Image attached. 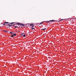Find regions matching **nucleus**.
Here are the masks:
<instances>
[{"label": "nucleus", "instance_id": "nucleus-1", "mask_svg": "<svg viewBox=\"0 0 76 76\" xmlns=\"http://www.w3.org/2000/svg\"><path fill=\"white\" fill-rule=\"evenodd\" d=\"M56 20H50L49 21H47V23H50V22H56Z\"/></svg>", "mask_w": 76, "mask_h": 76}, {"label": "nucleus", "instance_id": "nucleus-2", "mask_svg": "<svg viewBox=\"0 0 76 76\" xmlns=\"http://www.w3.org/2000/svg\"><path fill=\"white\" fill-rule=\"evenodd\" d=\"M20 25H21V26H25V25H24L23 23L20 24Z\"/></svg>", "mask_w": 76, "mask_h": 76}, {"label": "nucleus", "instance_id": "nucleus-3", "mask_svg": "<svg viewBox=\"0 0 76 76\" xmlns=\"http://www.w3.org/2000/svg\"><path fill=\"white\" fill-rule=\"evenodd\" d=\"M3 31H4V32H5L6 33H7V32H8V31H6V30H3Z\"/></svg>", "mask_w": 76, "mask_h": 76}, {"label": "nucleus", "instance_id": "nucleus-4", "mask_svg": "<svg viewBox=\"0 0 76 76\" xmlns=\"http://www.w3.org/2000/svg\"><path fill=\"white\" fill-rule=\"evenodd\" d=\"M7 25H8V26H9L10 27V26H12V25H10V24H7Z\"/></svg>", "mask_w": 76, "mask_h": 76}, {"label": "nucleus", "instance_id": "nucleus-5", "mask_svg": "<svg viewBox=\"0 0 76 76\" xmlns=\"http://www.w3.org/2000/svg\"><path fill=\"white\" fill-rule=\"evenodd\" d=\"M46 29V28L42 29V30L43 31H45Z\"/></svg>", "mask_w": 76, "mask_h": 76}, {"label": "nucleus", "instance_id": "nucleus-6", "mask_svg": "<svg viewBox=\"0 0 76 76\" xmlns=\"http://www.w3.org/2000/svg\"><path fill=\"white\" fill-rule=\"evenodd\" d=\"M33 25H34V24H30V26H33Z\"/></svg>", "mask_w": 76, "mask_h": 76}, {"label": "nucleus", "instance_id": "nucleus-7", "mask_svg": "<svg viewBox=\"0 0 76 76\" xmlns=\"http://www.w3.org/2000/svg\"><path fill=\"white\" fill-rule=\"evenodd\" d=\"M16 24L17 25H20V23H17Z\"/></svg>", "mask_w": 76, "mask_h": 76}, {"label": "nucleus", "instance_id": "nucleus-8", "mask_svg": "<svg viewBox=\"0 0 76 76\" xmlns=\"http://www.w3.org/2000/svg\"><path fill=\"white\" fill-rule=\"evenodd\" d=\"M31 29H32V30H33V29H35V28L31 27Z\"/></svg>", "mask_w": 76, "mask_h": 76}, {"label": "nucleus", "instance_id": "nucleus-9", "mask_svg": "<svg viewBox=\"0 0 76 76\" xmlns=\"http://www.w3.org/2000/svg\"><path fill=\"white\" fill-rule=\"evenodd\" d=\"M43 22H41L40 23V25H41V24H42V23H43Z\"/></svg>", "mask_w": 76, "mask_h": 76}, {"label": "nucleus", "instance_id": "nucleus-10", "mask_svg": "<svg viewBox=\"0 0 76 76\" xmlns=\"http://www.w3.org/2000/svg\"><path fill=\"white\" fill-rule=\"evenodd\" d=\"M14 28H18V27L17 26H15L14 27Z\"/></svg>", "mask_w": 76, "mask_h": 76}, {"label": "nucleus", "instance_id": "nucleus-11", "mask_svg": "<svg viewBox=\"0 0 76 76\" xmlns=\"http://www.w3.org/2000/svg\"><path fill=\"white\" fill-rule=\"evenodd\" d=\"M23 37H25V36H26V35L25 34H24L23 35Z\"/></svg>", "mask_w": 76, "mask_h": 76}, {"label": "nucleus", "instance_id": "nucleus-12", "mask_svg": "<svg viewBox=\"0 0 76 76\" xmlns=\"http://www.w3.org/2000/svg\"><path fill=\"white\" fill-rule=\"evenodd\" d=\"M4 23H9L7 22H5Z\"/></svg>", "mask_w": 76, "mask_h": 76}, {"label": "nucleus", "instance_id": "nucleus-13", "mask_svg": "<svg viewBox=\"0 0 76 76\" xmlns=\"http://www.w3.org/2000/svg\"><path fill=\"white\" fill-rule=\"evenodd\" d=\"M14 23H10V24H13Z\"/></svg>", "mask_w": 76, "mask_h": 76}, {"label": "nucleus", "instance_id": "nucleus-14", "mask_svg": "<svg viewBox=\"0 0 76 76\" xmlns=\"http://www.w3.org/2000/svg\"><path fill=\"white\" fill-rule=\"evenodd\" d=\"M10 34H13V33L12 32H10Z\"/></svg>", "mask_w": 76, "mask_h": 76}, {"label": "nucleus", "instance_id": "nucleus-15", "mask_svg": "<svg viewBox=\"0 0 76 76\" xmlns=\"http://www.w3.org/2000/svg\"><path fill=\"white\" fill-rule=\"evenodd\" d=\"M13 35L14 36H16V34H13Z\"/></svg>", "mask_w": 76, "mask_h": 76}, {"label": "nucleus", "instance_id": "nucleus-16", "mask_svg": "<svg viewBox=\"0 0 76 76\" xmlns=\"http://www.w3.org/2000/svg\"><path fill=\"white\" fill-rule=\"evenodd\" d=\"M14 35H12L11 36V37H13Z\"/></svg>", "mask_w": 76, "mask_h": 76}, {"label": "nucleus", "instance_id": "nucleus-17", "mask_svg": "<svg viewBox=\"0 0 76 76\" xmlns=\"http://www.w3.org/2000/svg\"><path fill=\"white\" fill-rule=\"evenodd\" d=\"M63 19H61L59 20V21H61V20H63Z\"/></svg>", "mask_w": 76, "mask_h": 76}, {"label": "nucleus", "instance_id": "nucleus-18", "mask_svg": "<svg viewBox=\"0 0 76 76\" xmlns=\"http://www.w3.org/2000/svg\"><path fill=\"white\" fill-rule=\"evenodd\" d=\"M33 27H34V26L33 25L32 26V28H33Z\"/></svg>", "mask_w": 76, "mask_h": 76}, {"label": "nucleus", "instance_id": "nucleus-19", "mask_svg": "<svg viewBox=\"0 0 76 76\" xmlns=\"http://www.w3.org/2000/svg\"><path fill=\"white\" fill-rule=\"evenodd\" d=\"M4 25H5V24H3Z\"/></svg>", "mask_w": 76, "mask_h": 76}, {"label": "nucleus", "instance_id": "nucleus-20", "mask_svg": "<svg viewBox=\"0 0 76 76\" xmlns=\"http://www.w3.org/2000/svg\"><path fill=\"white\" fill-rule=\"evenodd\" d=\"M13 26H15V25H13Z\"/></svg>", "mask_w": 76, "mask_h": 76}, {"label": "nucleus", "instance_id": "nucleus-21", "mask_svg": "<svg viewBox=\"0 0 76 76\" xmlns=\"http://www.w3.org/2000/svg\"><path fill=\"white\" fill-rule=\"evenodd\" d=\"M21 28H22V27H21Z\"/></svg>", "mask_w": 76, "mask_h": 76}]
</instances>
